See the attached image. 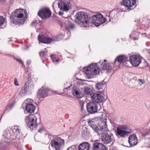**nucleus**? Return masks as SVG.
<instances>
[{
  "instance_id": "1",
  "label": "nucleus",
  "mask_w": 150,
  "mask_h": 150,
  "mask_svg": "<svg viewBox=\"0 0 150 150\" xmlns=\"http://www.w3.org/2000/svg\"><path fill=\"white\" fill-rule=\"evenodd\" d=\"M24 13L25 16L23 17L24 15L20 12L19 9H17L13 12L10 16V19L12 23L16 24H22L27 19L28 14L27 11L24 10Z\"/></svg>"
},
{
  "instance_id": "2",
  "label": "nucleus",
  "mask_w": 150,
  "mask_h": 150,
  "mask_svg": "<svg viewBox=\"0 0 150 150\" xmlns=\"http://www.w3.org/2000/svg\"><path fill=\"white\" fill-rule=\"evenodd\" d=\"M74 17L76 22L82 27H86L88 23L90 22L91 18L88 17V13L85 12H77Z\"/></svg>"
},
{
  "instance_id": "3",
  "label": "nucleus",
  "mask_w": 150,
  "mask_h": 150,
  "mask_svg": "<svg viewBox=\"0 0 150 150\" xmlns=\"http://www.w3.org/2000/svg\"><path fill=\"white\" fill-rule=\"evenodd\" d=\"M98 64H91L89 66L83 68V72L88 78H93L99 74L100 69L99 67L97 66Z\"/></svg>"
},
{
  "instance_id": "4",
  "label": "nucleus",
  "mask_w": 150,
  "mask_h": 150,
  "mask_svg": "<svg viewBox=\"0 0 150 150\" xmlns=\"http://www.w3.org/2000/svg\"><path fill=\"white\" fill-rule=\"evenodd\" d=\"M132 131L131 128L126 125L120 126L117 127L115 134L118 138H124L131 134Z\"/></svg>"
},
{
  "instance_id": "5",
  "label": "nucleus",
  "mask_w": 150,
  "mask_h": 150,
  "mask_svg": "<svg viewBox=\"0 0 150 150\" xmlns=\"http://www.w3.org/2000/svg\"><path fill=\"white\" fill-rule=\"evenodd\" d=\"M37 120L36 116L33 114L26 116L25 118L26 125L31 130L34 129L36 127L37 125Z\"/></svg>"
},
{
  "instance_id": "6",
  "label": "nucleus",
  "mask_w": 150,
  "mask_h": 150,
  "mask_svg": "<svg viewBox=\"0 0 150 150\" xmlns=\"http://www.w3.org/2000/svg\"><path fill=\"white\" fill-rule=\"evenodd\" d=\"M92 19L91 21L92 23L97 27L104 23L105 21V18L100 13L93 16L90 19Z\"/></svg>"
},
{
  "instance_id": "7",
  "label": "nucleus",
  "mask_w": 150,
  "mask_h": 150,
  "mask_svg": "<svg viewBox=\"0 0 150 150\" xmlns=\"http://www.w3.org/2000/svg\"><path fill=\"white\" fill-rule=\"evenodd\" d=\"M64 140L60 137H57L53 139L50 143L52 147L56 150H60L64 145Z\"/></svg>"
},
{
  "instance_id": "8",
  "label": "nucleus",
  "mask_w": 150,
  "mask_h": 150,
  "mask_svg": "<svg viewBox=\"0 0 150 150\" xmlns=\"http://www.w3.org/2000/svg\"><path fill=\"white\" fill-rule=\"evenodd\" d=\"M101 122L99 124V129L100 130V135L105 133L104 131H108V129L106 124L107 116L105 114H102L100 116Z\"/></svg>"
},
{
  "instance_id": "9",
  "label": "nucleus",
  "mask_w": 150,
  "mask_h": 150,
  "mask_svg": "<svg viewBox=\"0 0 150 150\" xmlns=\"http://www.w3.org/2000/svg\"><path fill=\"white\" fill-rule=\"evenodd\" d=\"M52 13L49 8H43L38 11V15L42 19L49 18L51 16Z\"/></svg>"
},
{
  "instance_id": "10",
  "label": "nucleus",
  "mask_w": 150,
  "mask_h": 150,
  "mask_svg": "<svg viewBox=\"0 0 150 150\" xmlns=\"http://www.w3.org/2000/svg\"><path fill=\"white\" fill-rule=\"evenodd\" d=\"M120 3L121 5L127 7L129 11L134 9L136 6V0H122Z\"/></svg>"
},
{
  "instance_id": "11",
  "label": "nucleus",
  "mask_w": 150,
  "mask_h": 150,
  "mask_svg": "<svg viewBox=\"0 0 150 150\" xmlns=\"http://www.w3.org/2000/svg\"><path fill=\"white\" fill-rule=\"evenodd\" d=\"M142 59L139 55H133L130 56L129 61L133 66L137 67L141 63Z\"/></svg>"
},
{
  "instance_id": "12",
  "label": "nucleus",
  "mask_w": 150,
  "mask_h": 150,
  "mask_svg": "<svg viewBox=\"0 0 150 150\" xmlns=\"http://www.w3.org/2000/svg\"><path fill=\"white\" fill-rule=\"evenodd\" d=\"M33 87L34 86L32 82L30 81V82H27L21 90L19 93V95L21 96H24L27 91L28 88L30 90L33 88Z\"/></svg>"
},
{
  "instance_id": "13",
  "label": "nucleus",
  "mask_w": 150,
  "mask_h": 150,
  "mask_svg": "<svg viewBox=\"0 0 150 150\" xmlns=\"http://www.w3.org/2000/svg\"><path fill=\"white\" fill-rule=\"evenodd\" d=\"M58 8L63 11H68L71 6L69 1L61 0L58 2Z\"/></svg>"
},
{
  "instance_id": "14",
  "label": "nucleus",
  "mask_w": 150,
  "mask_h": 150,
  "mask_svg": "<svg viewBox=\"0 0 150 150\" xmlns=\"http://www.w3.org/2000/svg\"><path fill=\"white\" fill-rule=\"evenodd\" d=\"M86 107L88 112L90 113L94 114L97 112L98 106L96 103L90 102L87 103Z\"/></svg>"
},
{
  "instance_id": "15",
  "label": "nucleus",
  "mask_w": 150,
  "mask_h": 150,
  "mask_svg": "<svg viewBox=\"0 0 150 150\" xmlns=\"http://www.w3.org/2000/svg\"><path fill=\"white\" fill-rule=\"evenodd\" d=\"M104 94L101 92H98L94 93L91 96L92 100L95 102L98 103L102 102L104 99Z\"/></svg>"
},
{
  "instance_id": "16",
  "label": "nucleus",
  "mask_w": 150,
  "mask_h": 150,
  "mask_svg": "<svg viewBox=\"0 0 150 150\" xmlns=\"http://www.w3.org/2000/svg\"><path fill=\"white\" fill-rule=\"evenodd\" d=\"M126 61L128 62L127 57L124 55H120L115 59L114 62V65L115 67H118L120 64L124 63Z\"/></svg>"
},
{
  "instance_id": "17",
  "label": "nucleus",
  "mask_w": 150,
  "mask_h": 150,
  "mask_svg": "<svg viewBox=\"0 0 150 150\" xmlns=\"http://www.w3.org/2000/svg\"><path fill=\"white\" fill-rule=\"evenodd\" d=\"M49 89L46 87H42L38 91L37 94L38 98H45L48 95Z\"/></svg>"
},
{
  "instance_id": "18",
  "label": "nucleus",
  "mask_w": 150,
  "mask_h": 150,
  "mask_svg": "<svg viewBox=\"0 0 150 150\" xmlns=\"http://www.w3.org/2000/svg\"><path fill=\"white\" fill-rule=\"evenodd\" d=\"M100 135H101V139L102 141L105 144H108L112 140L111 135L107 133H102Z\"/></svg>"
},
{
  "instance_id": "19",
  "label": "nucleus",
  "mask_w": 150,
  "mask_h": 150,
  "mask_svg": "<svg viewBox=\"0 0 150 150\" xmlns=\"http://www.w3.org/2000/svg\"><path fill=\"white\" fill-rule=\"evenodd\" d=\"M98 65L99 64L101 65L100 67L102 69L104 70H106L107 72H110L112 70V68L111 67V64L109 63H104L103 61H100L99 63H98Z\"/></svg>"
},
{
  "instance_id": "20",
  "label": "nucleus",
  "mask_w": 150,
  "mask_h": 150,
  "mask_svg": "<svg viewBox=\"0 0 150 150\" xmlns=\"http://www.w3.org/2000/svg\"><path fill=\"white\" fill-rule=\"evenodd\" d=\"M93 150H107L103 144L99 142H96L93 144Z\"/></svg>"
},
{
  "instance_id": "21",
  "label": "nucleus",
  "mask_w": 150,
  "mask_h": 150,
  "mask_svg": "<svg viewBox=\"0 0 150 150\" xmlns=\"http://www.w3.org/2000/svg\"><path fill=\"white\" fill-rule=\"evenodd\" d=\"M128 142L131 146L136 145L137 143L136 135L135 134H132L129 136L128 138Z\"/></svg>"
},
{
  "instance_id": "22",
  "label": "nucleus",
  "mask_w": 150,
  "mask_h": 150,
  "mask_svg": "<svg viewBox=\"0 0 150 150\" xmlns=\"http://www.w3.org/2000/svg\"><path fill=\"white\" fill-rule=\"evenodd\" d=\"M35 107L31 103H28L25 106V110L28 112L32 113L34 112L35 109Z\"/></svg>"
},
{
  "instance_id": "23",
  "label": "nucleus",
  "mask_w": 150,
  "mask_h": 150,
  "mask_svg": "<svg viewBox=\"0 0 150 150\" xmlns=\"http://www.w3.org/2000/svg\"><path fill=\"white\" fill-rule=\"evenodd\" d=\"M90 144L88 142H84L80 144L78 146L79 150H89Z\"/></svg>"
},
{
  "instance_id": "24",
  "label": "nucleus",
  "mask_w": 150,
  "mask_h": 150,
  "mask_svg": "<svg viewBox=\"0 0 150 150\" xmlns=\"http://www.w3.org/2000/svg\"><path fill=\"white\" fill-rule=\"evenodd\" d=\"M39 42L43 43L49 44L52 41L51 38H38Z\"/></svg>"
},
{
  "instance_id": "25",
  "label": "nucleus",
  "mask_w": 150,
  "mask_h": 150,
  "mask_svg": "<svg viewBox=\"0 0 150 150\" xmlns=\"http://www.w3.org/2000/svg\"><path fill=\"white\" fill-rule=\"evenodd\" d=\"M73 95L78 98H81L83 97L82 94L80 93V91L79 90L73 89L72 91Z\"/></svg>"
},
{
  "instance_id": "26",
  "label": "nucleus",
  "mask_w": 150,
  "mask_h": 150,
  "mask_svg": "<svg viewBox=\"0 0 150 150\" xmlns=\"http://www.w3.org/2000/svg\"><path fill=\"white\" fill-rule=\"evenodd\" d=\"M90 126L97 133L98 135L100 136L101 131L98 128L96 125L92 123L90 124Z\"/></svg>"
},
{
  "instance_id": "27",
  "label": "nucleus",
  "mask_w": 150,
  "mask_h": 150,
  "mask_svg": "<svg viewBox=\"0 0 150 150\" xmlns=\"http://www.w3.org/2000/svg\"><path fill=\"white\" fill-rule=\"evenodd\" d=\"M84 92L85 94L87 95H90L91 96H92L91 93L92 92V89L88 87H84Z\"/></svg>"
},
{
  "instance_id": "28",
  "label": "nucleus",
  "mask_w": 150,
  "mask_h": 150,
  "mask_svg": "<svg viewBox=\"0 0 150 150\" xmlns=\"http://www.w3.org/2000/svg\"><path fill=\"white\" fill-rule=\"evenodd\" d=\"M132 77L130 74L128 73H125L124 75L122 76L123 80L125 81H128L131 80Z\"/></svg>"
},
{
  "instance_id": "29",
  "label": "nucleus",
  "mask_w": 150,
  "mask_h": 150,
  "mask_svg": "<svg viewBox=\"0 0 150 150\" xmlns=\"http://www.w3.org/2000/svg\"><path fill=\"white\" fill-rule=\"evenodd\" d=\"M105 87V84L104 82H100L98 83L96 85V89L98 90L102 89Z\"/></svg>"
},
{
  "instance_id": "30",
  "label": "nucleus",
  "mask_w": 150,
  "mask_h": 150,
  "mask_svg": "<svg viewBox=\"0 0 150 150\" xmlns=\"http://www.w3.org/2000/svg\"><path fill=\"white\" fill-rule=\"evenodd\" d=\"M76 28V26L74 24L72 23H69L67 26H66V28L67 30H74Z\"/></svg>"
},
{
  "instance_id": "31",
  "label": "nucleus",
  "mask_w": 150,
  "mask_h": 150,
  "mask_svg": "<svg viewBox=\"0 0 150 150\" xmlns=\"http://www.w3.org/2000/svg\"><path fill=\"white\" fill-rule=\"evenodd\" d=\"M50 57L52 61L54 62H57L60 61V59L58 58L57 56L55 55H51Z\"/></svg>"
},
{
  "instance_id": "32",
  "label": "nucleus",
  "mask_w": 150,
  "mask_h": 150,
  "mask_svg": "<svg viewBox=\"0 0 150 150\" xmlns=\"http://www.w3.org/2000/svg\"><path fill=\"white\" fill-rule=\"evenodd\" d=\"M3 135L4 137L8 138L9 136H10V132L6 129L4 131Z\"/></svg>"
},
{
  "instance_id": "33",
  "label": "nucleus",
  "mask_w": 150,
  "mask_h": 150,
  "mask_svg": "<svg viewBox=\"0 0 150 150\" xmlns=\"http://www.w3.org/2000/svg\"><path fill=\"white\" fill-rule=\"evenodd\" d=\"M47 54V52L46 51H42L40 52V57L42 58L45 57Z\"/></svg>"
},
{
  "instance_id": "34",
  "label": "nucleus",
  "mask_w": 150,
  "mask_h": 150,
  "mask_svg": "<svg viewBox=\"0 0 150 150\" xmlns=\"http://www.w3.org/2000/svg\"><path fill=\"white\" fill-rule=\"evenodd\" d=\"M16 102V98L15 97H13L11 98L10 101V103H11L14 105Z\"/></svg>"
},
{
  "instance_id": "35",
  "label": "nucleus",
  "mask_w": 150,
  "mask_h": 150,
  "mask_svg": "<svg viewBox=\"0 0 150 150\" xmlns=\"http://www.w3.org/2000/svg\"><path fill=\"white\" fill-rule=\"evenodd\" d=\"M13 106V105L9 103V104L6 106V110L8 111H9L12 109Z\"/></svg>"
},
{
  "instance_id": "36",
  "label": "nucleus",
  "mask_w": 150,
  "mask_h": 150,
  "mask_svg": "<svg viewBox=\"0 0 150 150\" xmlns=\"http://www.w3.org/2000/svg\"><path fill=\"white\" fill-rule=\"evenodd\" d=\"M5 20V18L3 16H0V26L4 24Z\"/></svg>"
},
{
  "instance_id": "37",
  "label": "nucleus",
  "mask_w": 150,
  "mask_h": 150,
  "mask_svg": "<svg viewBox=\"0 0 150 150\" xmlns=\"http://www.w3.org/2000/svg\"><path fill=\"white\" fill-rule=\"evenodd\" d=\"M137 82L141 86L144 83V81L142 79H139L137 80Z\"/></svg>"
},
{
  "instance_id": "38",
  "label": "nucleus",
  "mask_w": 150,
  "mask_h": 150,
  "mask_svg": "<svg viewBox=\"0 0 150 150\" xmlns=\"http://www.w3.org/2000/svg\"><path fill=\"white\" fill-rule=\"evenodd\" d=\"M76 149V146L73 145L68 148L67 150H75Z\"/></svg>"
},
{
  "instance_id": "39",
  "label": "nucleus",
  "mask_w": 150,
  "mask_h": 150,
  "mask_svg": "<svg viewBox=\"0 0 150 150\" xmlns=\"http://www.w3.org/2000/svg\"><path fill=\"white\" fill-rule=\"evenodd\" d=\"M143 136L145 137L147 135H150V129H148L146 132L143 134Z\"/></svg>"
},
{
  "instance_id": "40",
  "label": "nucleus",
  "mask_w": 150,
  "mask_h": 150,
  "mask_svg": "<svg viewBox=\"0 0 150 150\" xmlns=\"http://www.w3.org/2000/svg\"><path fill=\"white\" fill-rule=\"evenodd\" d=\"M15 132L17 134L19 133L20 129L19 128V127L18 126L15 127Z\"/></svg>"
},
{
  "instance_id": "41",
  "label": "nucleus",
  "mask_w": 150,
  "mask_h": 150,
  "mask_svg": "<svg viewBox=\"0 0 150 150\" xmlns=\"http://www.w3.org/2000/svg\"><path fill=\"white\" fill-rule=\"evenodd\" d=\"M14 59L17 62H19L20 63H21L22 65H23V62L22 61V60L21 59H18V58H14Z\"/></svg>"
},
{
  "instance_id": "42",
  "label": "nucleus",
  "mask_w": 150,
  "mask_h": 150,
  "mask_svg": "<svg viewBox=\"0 0 150 150\" xmlns=\"http://www.w3.org/2000/svg\"><path fill=\"white\" fill-rule=\"evenodd\" d=\"M96 118H93L91 119H89L88 121V123L89 124H91V122H94L96 120Z\"/></svg>"
},
{
  "instance_id": "43",
  "label": "nucleus",
  "mask_w": 150,
  "mask_h": 150,
  "mask_svg": "<svg viewBox=\"0 0 150 150\" xmlns=\"http://www.w3.org/2000/svg\"><path fill=\"white\" fill-rule=\"evenodd\" d=\"M14 84L16 86H19V84L18 83V81L17 80V79L16 78L14 79Z\"/></svg>"
},
{
  "instance_id": "44",
  "label": "nucleus",
  "mask_w": 150,
  "mask_h": 150,
  "mask_svg": "<svg viewBox=\"0 0 150 150\" xmlns=\"http://www.w3.org/2000/svg\"><path fill=\"white\" fill-rule=\"evenodd\" d=\"M43 130V128L42 127H40V129L38 130V132L40 133H42V132Z\"/></svg>"
},
{
  "instance_id": "45",
  "label": "nucleus",
  "mask_w": 150,
  "mask_h": 150,
  "mask_svg": "<svg viewBox=\"0 0 150 150\" xmlns=\"http://www.w3.org/2000/svg\"><path fill=\"white\" fill-rule=\"evenodd\" d=\"M31 62L30 60H28L27 61V64L28 66L30 64Z\"/></svg>"
},
{
  "instance_id": "46",
  "label": "nucleus",
  "mask_w": 150,
  "mask_h": 150,
  "mask_svg": "<svg viewBox=\"0 0 150 150\" xmlns=\"http://www.w3.org/2000/svg\"><path fill=\"white\" fill-rule=\"evenodd\" d=\"M6 1V0H0V3L4 4Z\"/></svg>"
},
{
  "instance_id": "47",
  "label": "nucleus",
  "mask_w": 150,
  "mask_h": 150,
  "mask_svg": "<svg viewBox=\"0 0 150 150\" xmlns=\"http://www.w3.org/2000/svg\"><path fill=\"white\" fill-rule=\"evenodd\" d=\"M112 11H110L109 13V17H111V18H112Z\"/></svg>"
},
{
  "instance_id": "48",
  "label": "nucleus",
  "mask_w": 150,
  "mask_h": 150,
  "mask_svg": "<svg viewBox=\"0 0 150 150\" xmlns=\"http://www.w3.org/2000/svg\"><path fill=\"white\" fill-rule=\"evenodd\" d=\"M63 12L61 11H59V15L62 16L63 14Z\"/></svg>"
},
{
  "instance_id": "49",
  "label": "nucleus",
  "mask_w": 150,
  "mask_h": 150,
  "mask_svg": "<svg viewBox=\"0 0 150 150\" xmlns=\"http://www.w3.org/2000/svg\"><path fill=\"white\" fill-rule=\"evenodd\" d=\"M38 38H47V37H44V36L42 37L41 36V35L40 34H39L38 36ZM48 38H50V37H48Z\"/></svg>"
},
{
  "instance_id": "50",
  "label": "nucleus",
  "mask_w": 150,
  "mask_h": 150,
  "mask_svg": "<svg viewBox=\"0 0 150 150\" xmlns=\"http://www.w3.org/2000/svg\"><path fill=\"white\" fill-rule=\"evenodd\" d=\"M83 102H82V105H81V109L82 110L83 109Z\"/></svg>"
},
{
  "instance_id": "51",
  "label": "nucleus",
  "mask_w": 150,
  "mask_h": 150,
  "mask_svg": "<svg viewBox=\"0 0 150 150\" xmlns=\"http://www.w3.org/2000/svg\"><path fill=\"white\" fill-rule=\"evenodd\" d=\"M35 23V22L34 21H33L31 23V25H33V24Z\"/></svg>"
},
{
  "instance_id": "52",
  "label": "nucleus",
  "mask_w": 150,
  "mask_h": 150,
  "mask_svg": "<svg viewBox=\"0 0 150 150\" xmlns=\"http://www.w3.org/2000/svg\"><path fill=\"white\" fill-rule=\"evenodd\" d=\"M70 88V87L69 86L67 88H65L64 89H64H68V88Z\"/></svg>"
},
{
  "instance_id": "53",
  "label": "nucleus",
  "mask_w": 150,
  "mask_h": 150,
  "mask_svg": "<svg viewBox=\"0 0 150 150\" xmlns=\"http://www.w3.org/2000/svg\"><path fill=\"white\" fill-rule=\"evenodd\" d=\"M134 38V40H138L137 38Z\"/></svg>"
},
{
  "instance_id": "54",
  "label": "nucleus",
  "mask_w": 150,
  "mask_h": 150,
  "mask_svg": "<svg viewBox=\"0 0 150 150\" xmlns=\"http://www.w3.org/2000/svg\"><path fill=\"white\" fill-rule=\"evenodd\" d=\"M106 62V60H105H105H104V62H103L104 63H105V62Z\"/></svg>"
},
{
  "instance_id": "55",
  "label": "nucleus",
  "mask_w": 150,
  "mask_h": 150,
  "mask_svg": "<svg viewBox=\"0 0 150 150\" xmlns=\"http://www.w3.org/2000/svg\"><path fill=\"white\" fill-rule=\"evenodd\" d=\"M54 92L55 93H56V91H54Z\"/></svg>"
},
{
  "instance_id": "56",
  "label": "nucleus",
  "mask_w": 150,
  "mask_h": 150,
  "mask_svg": "<svg viewBox=\"0 0 150 150\" xmlns=\"http://www.w3.org/2000/svg\"><path fill=\"white\" fill-rule=\"evenodd\" d=\"M52 7L54 8V4H53Z\"/></svg>"
}]
</instances>
